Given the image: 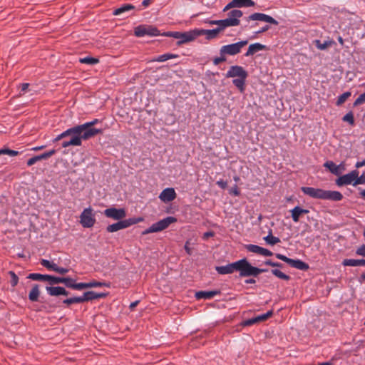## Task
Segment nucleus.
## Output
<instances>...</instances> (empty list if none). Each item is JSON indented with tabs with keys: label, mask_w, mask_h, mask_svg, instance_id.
Here are the masks:
<instances>
[{
	"label": "nucleus",
	"mask_w": 365,
	"mask_h": 365,
	"mask_svg": "<svg viewBox=\"0 0 365 365\" xmlns=\"http://www.w3.org/2000/svg\"><path fill=\"white\" fill-rule=\"evenodd\" d=\"M301 190L304 194L315 199L340 201L343 198L342 194L339 191L324 190L312 187H302Z\"/></svg>",
	"instance_id": "f257e3e1"
},
{
	"label": "nucleus",
	"mask_w": 365,
	"mask_h": 365,
	"mask_svg": "<svg viewBox=\"0 0 365 365\" xmlns=\"http://www.w3.org/2000/svg\"><path fill=\"white\" fill-rule=\"evenodd\" d=\"M163 36L173 37L178 39L177 44L178 46L188 42L193 41L197 38L196 29H192L185 32L180 31H168L162 34Z\"/></svg>",
	"instance_id": "f03ea898"
},
{
	"label": "nucleus",
	"mask_w": 365,
	"mask_h": 365,
	"mask_svg": "<svg viewBox=\"0 0 365 365\" xmlns=\"http://www.w3.org/2000/svg\"><path fill=\"white\" fill-rule=\"evenodd\" d=\"M177 222V219L173 216H168L158 222L153 223L150 227L143 232V235H148L153 232H158L168 228L170 225Z\"/></svg>",
	"instance_id": "7ed1b4c3"
},
{
	"label": "nucleus",
	"mask_w": 365,
	"mask_h": 365,
	"mask_svg": "<svg viewBox=\"0 0 365 365\" xmlns=\"http://www.w3.org/2000/svg\"><path fill=\"white\" fill-rule=\"evenodd\" d=\"M68 130H73L74 131L71 132L68 137L70 138L68 140H64L62 142V147L67 148L69 146H81L82 145V138L81 137V131L82 128L81 126L76 125L72 128H68Z\"/></svg>",
	"instance_id": "20e7f679"
},
{
	"label": "nucleus",
	"mask_w": 365,
	"mask_h": 365,
	"mask_svg": "<svg viewBox=\"0 0 365 365\" xmlns=\"http://www.w3.org/2000/svg\"><path fill=\"white\" fill-rule=\"evenodd\" d=\"M143 220V217H133L120 220L115 223L108 225L106 227V230L108 232H115L120 230L125 229L133 225L140 222Z\"/></svg>",
	"instance_id": "39448f33"
},
{
	"label": "nucleus",
	"mask_w": 365,
	"mask_h": 365,
	"mask_svg": "<svg viewBox=\"0 0 365 365\" xmlns=\"http://www.w3.org/2000/svg\"><path fill=\"white\" fill-rule=\"evenodd\" d=\"M232 267L233 272H238L241 277L251 276V264L246 259L232 262Z\"/></svg>",
	"instance_id": "423d86ee"
},
{
	"label": "nucleus",
	"mask_w": 365,
	"mask_h": 365,
	"mask_svg": "<svg viewBox=\"0 0 365 365\" xmlns=\"http://www.w3.org/2000/svg\"><path fill=\"white\" fill-rule=\"evenodd\" d=\"M134 34L137 37H143L145 36H158L160 34V31L151 25H139L134 29Z\"/></svg>",
	"instance_id": "0eeeda50"
},
{
	"label": "nucleus",
	"mask_w": 365,
	"mask_h": 365,
	"mask_svg": "<svg viewBox=\"0 0 365 365\" xmlns=\"http://www.w3.org/2000/svg\"><path fill=\"white\" fill-rule=\"evenodd\" d=\"M247 41H241L235 43L222 46L220 53L222 55L234 56L239 53L242 48L247 44Z\"/></svg>",
	"instance_id": "6e6552de"
},
{
	"label": "nucleus",
	"mask_w": 365,
	"mask_h": 365,
	"mask_svg": "<svg viewBox=\"0 0 365 365\" xmlns=\"http://www.w3.org/2000/svg\"><path fill=\"white\" fill-rule=\"evenodd\" d=\"M275 257L277 259H281L283 262L287 263L290 267L296 268L299 270L306 271L309 267L308 264L302 261L301 259H293L279 253L275 254Z\"/></svg>",
	"instance_id": "1a4fd4ad"
},
{
	"label": "nucleus",
	"mask_w": 365,
	"mask_h": 365,
	"mask_svg": "<svg viewBox=\"0 0 365 365\" xmlns=\"http://www.w3.org/2000/svg\"><path fill=\"white\" fill-rule=\"evenodd\" d=\"M80 222L85 228L92 227L96 223V218L93 214V209L89 207L85 208L80 216Z\"/></svg>",
	"instance_id": "9d476101"
},
{
	"label": "nucleus",
	"mask_w": 365,
	"mask_h": 365,
	"mask_svg": "<svg viewBox=\"0 0 365 365\" xmlns=\"http://www.w3.org/2000/svg\"><path fill=\"white\" fill-rule=\"evenodd\" d=\"M103 214L108 218L120 221L126 216V211L124 208L109 207L103 211Z\"/></svg>",
	"instance_id": "9b49d317"
},
{
	"label": "nucleus",
	"mask_w": 365,
	"mask_h": 365,
	"mask_svg": "<svg viewBox=\"0 0 365 365\" xmlns=\"http://www.w3.org/2000/svg\"><path fill=\"white\" fill-rule=\"evenodd\" d=\"M358 175L359 171L357 170H352L351 172L337 178L336 180V184L338 186H343L351 184L353 185V182H354V180Z\"/></svg>",
	"instance_id": "f8f14e48"
},
{
	"label": "nucleus",
	"mask_w": 365,
	"mask_h": 365,
	"mask_svg": "<svg viewBox=\"0 0 365 365\" xmlns=\"http://www.w3.org/2000/svg\"><path fill=\"white\" fill-rule=\"evenodd\" d=\"M197 38L200 36L205 35L207 40H212L216 38L218 34L221 32L219 27L213 29H195Z\"/></svg>",
	"instance_id": "ddd939ff"
},
{
	"label": "nucleus",
	"mask_w": 365,
	"mask_h": 365,
	"mask_svg": "<svg viewBox=\"0 0 365 365\" xmlns=\"http://www.w3.org/2000/svg\"><path fill=\"white\" fill-rule=\"evenodd\" d=\"M176 197V192L172 187L164 189L160 194L159 198L163 202H169L175 200Z\"/></svg>",
	"instance_id": "4468645a"
},
{
	"label": "nucleus",
	"mask_w": 365,
	"mask_h": 365,
	"mask_svg": "<svg viewBox=\"0 0 365 365\" xmlns=\"http://www.w3.org/2000/svg\"><path fill=\"white\" fill-rule=\"evenodd\" d=\"M102 129H97L93 127H87L81 131L82 140H88L95 135L102 133Z\"/></svg>",
	"instance_id": "2eb2a0df"
},
{
	"label": "nucleus",
	"mask_w": 365,
	"mask_h": 365,
	"mask_svg": "<svg viewBox=\"0 0 365 365\" xmlns=\"http://www.w3.org/2000/svg\"><path fill=\"white\" fill-rule=\"evenodd\" d=\"M227 78H232V83L240 91L243 92L245 91V81L247 75L243 76H226Z\"/></svg>",
	"instance_id": "dca6fc26"
},
{
	"label": "nucleus",
	"mask_w": 365,
	"mask_h": 365,
	"mask_svg": "<svg viewBox=\"0 0 365 365\" xmlns=\"http://www.w3.org/2000/svg\"><path fill=\"white\" fill-rule=\"evenodd\" d=\"M252 21H259L269 23L274 25H278V21L275 20L274 18L269 15L262 13L252 14Z\"/></svg>",
	"instance_id": "f3484780"
},
{
	"label": "nucleus",
	"mask_w": 365,
	"mask_h": 365,
	"mask_svg": "<svg viewBox=\"0 0 365 365\" xmlns=\"http://www.w3.org/2000/svg\"><path fill=\"white\" fill-rule=\"evenodd\" d=\"M220 293L217 290L199 291L195 292V297L197 299H210Z\"/></svg>",
	"instance_id": "a211bd4d"
},
{
	"label": "nucleus",
	"mask_w": 365,
	"mask_h": 365,
	"mask_svg": "<svg viewBox=\"0 0 365 365\" xmlns=\"http://www.w3.org/2000/svg\"><path fill=\"white\" fill-rule=\"evenodd\" d=\"M46 289L50 296H67L69 294V292L62 287H46Z\"/></svg>",
	"instance_id": "6ab92c4d"
},
{
	"label": "nucleus",
	"mask_w": 365,
	"mask_h": 365,
	"mask_svg": "<svg viewBox=\"0 0 365 365\" xmlns=\"http://www.w3.org/2000/svg\"><path fill=\"white\" fill-rule=\"evenodd\" d=\"M247 75V72L240 66H232L227 71L226 76H243Z\"/></svg>",
	"instance_id": "aec40b11"
},
{
	"label": "nucleus",
	"mask_w": 365,
	"mask_h": 365,
	"mask_svg": "<svg viewBox=\"0 0 365 365\" xmlns=\"http://www.w3.org/2000/svg\"><path fill=\"white\" fill-rule=\"evenodd\" d=\"M135 9V7L133 4H124L121 5L120 7L115 9L113 11V14L115 16H119L125 12L133 11Z\"/></svg>",
	"instance_id": "412c9836"
},
{
	"label": "nucleus",
	"mask_w": 365,
	"mask_h": 365,
	"mask_svg": "<svg viewBox=\"0 0 365 365\" xmlns=\"http://www.w3.org/2000/svg\"><path fill=\"white\" fill-rule=\"evenodd\" d=\"M273 314L272 311H268L266 313L252 316V324H257L267 320Z\"/></svg>",
	"instance_id": "4be33fe9"
},
{
	"label": "nucleus",
	"mask_w": 365,
	"mask_h": 365,
	"mask_svg": "<svg viewBox=\"0 0 365 365\" xmlns=\"http://www.w3.org/2000/svg\"><path fill=\"white\" fill-rule=\"evenodd\" d=\"M237 26V22L235 19H231L229 18H226L225 19L220 20V30L222 31L227 27L230 26Z\"/></svg>",
	"instance_id": "5701e85b"
},
{
	"label": "nucleus",
	"mask_w": 365,
	"mask_h": 365,
	"mask_svg": "<svg viewBox=\"0 0 365 365\" xmlns=\"http://www.w3.org/2000/svg\"><path fill=\"white\" fill-rule=\"evenodd\" d=\"M344 266H364L365 259H345L342 262Z\"/></svg>",
	"instance_id": "b1692460"
},
{
	"label": "nucleus",
	"mask_w": 365,
	"mask_h": 365,
	"mask_svg": "<svg viewBox=\"0 0 365 365\" xmlns=\"http://www.w3.org/2000/svg\"><path fill=\"white\" fill-rule=\"evenodd\" d=\"M107 295L108 293H97L93 291H88L85 292V297H86L87 302L100 298H104Z\"/></svg>",
	"instance_id": "393cba45"
},
{
	"label": "nucleus",
	"mask_w": 365,
	"mask_h": 365,
	"mask_svg": "<svg viewBox=\"0 0 365 365\" xmlns=\"http://www.w3.org/2000/svg\"><path fill=\"white\" fill-rule=\"evenodd\" d=\"M40 295L39 286L35 284L29 294V299L31 302H37Z\"/></svg>",
	"instance_id": "a878e982"
},
{
	"label": "nucleus",
	"mask_w": 365,
	"mask_h": 365,
	"mask_svg": "<svg viewBox=\"0 0 365 365\" xmlns=\"http://www.w3.org/2000/svg\"><path fill=\"white\" fill-rule=\"evenodd\" d=\"M216 271L220 274H227L233 273V268L232 267V263H229L226 265L218 266L215 268Z\"/></svg>",
	"instance_id": "bb28decb"
},
{
	"label": "nucleus",
	"mask_w": 365,
	"mask_h": 365,
	"mask_svg": "<svg viewBox=\"0 0 365 365\" xmlns=\"http://www.w3.org/2000/svg\"><path fill=\"white\" fill-rule=\"evenodd\" d=\"M324 166L329 170V171L336 175H339L340 174L339 171V165H336L333 161H327Z\"/></svg>",
	"instance_id": "cd10ccee"
},
{
	"label": "nucleus",
	"mask_w": 365,
	"mask_h": 365,
	"mask_svg": "<svg viewBox=\"0 0 365 365\" xmlns=\"http://www.w3.org/2000/svg\"><path fill=\"white\" fill-rule=\"evenodd\" d=\"M227 18L236 20L238 26L240 23V19L242 16V12L239 9H232L227 14Z\"/></svg>",
	"instance_id": "c85d7f7f"
},
{
	"label": "nucleus",
	"mask_w": 365,
	"mask_h": 365,
	"mask_svg": "<svg viewBox=\"0 0 365 365\" xmlns=\"http://www.w3.org/2000/svg\"><path fill=\"white\" fill-rule=\"evenodd\" d=\"M252 252L259 254L263 256H271L272 252L267 249L252 245Z\"/></svg>",
	"instance_id": "c756f323"
},
{
	"label": "nucleus",
	"mask_w": 365,
	"mask_h": 365,
	"mask_svg": "<svg viewBox=\"0 0 365 365\" xmlns=\"http://www.w3.org/2000/svg\"><path fill=\"white\" fill-rule=\"evenodd\" d=\"M178 57H179V56L178 54H173V53H164V54L158 56L153 61H158V62H164V61H168L169 59L176 58H178Z\"/></svg>",
	"instance_id": "7c9ffc66"
},
{
	"label": "nucleus",
	"mask_w": 365,
	"mask_h": 365,
	"mask_svg": "<svg viewBox=\"0 0 365 365\" xmlns=\"http://www.w3.org/2000/svg\"><path fill=\"white\" fill-rule=\"evenodd\" d=\"M41 264L43 267H46V269L54 271L56 272L58 267V266L56 263L50 262L49 260L45 259H42L41 260Z\"/></svg>",
	"instance_id": "2f4dec72"
},
{
	"label": "nucleus",
	"mask_w": 365,
	"mask_h": 365,
	"mask_svg": "<svg viewBox=\"0 0 365 365\" xmlns=\"http://www.w3.org/2000/svg\"><path fill=\"white\" fill-rule=\"evenodd\" d=\"M48 274H42L39 273H31L27 278L36 281H48Z\"/></svg>",
	"instance_id": "473e14b6"
},
{
	"label": "nucleus",
	"mask_w": 365,
	"mask_h": 365,
	"mask_svg": "<svg viewBox=\"0 0 365 365\" xmlns=\"http://www.w3.org/2000/svg\"><path fill=\"white\" fill-rule=\"evenodd\" d=\"M333 41H325L324 43H322L320 40H315L314 44L317 46V48L319 50H325L329 46H331L332 44H334Z\"/></svg>",
	"instance_id": "72a5a7b5"
},
{
	"label": "nucleus",
	"mask_w": 365,
	"mask_h": 365,
	"mask_svg": "<svg viewBox=\"0 0 365 365\" xmlns=\"http://www.w3.org/2000/svg\"><path fill=\"white\" fill-rule=\"evenodd\" d=\"M290 212L293 221L294 222H298L299 221L300 217L302 215V213H301L300 207L296 206Z\"/></svg>",
	"instance_id": "f704fd0d"
},
{
	"label": "nucleus",
	"mask_w": 365,
	"mask_h": 365,
	"mask_svg": "<svg viewBox=\"0 0 365 365\" xmlns=\"http://www.w3.org/2000/svg\"><path fill=\"white\" fill-rule=\"evenodd\" d=\"M235 8L251 6V0H232Z\"/></svg>",
	"instance_id": "c9c22d12"
},
{
	"label": "nucleus",
	"mask_w": 365,
	"mask_h": 365,
	"mask_svg": "<svg viewBox=\"0 0 365 365\" xmlns=\"http://www.w3.org/2000/svg\"><path fill=\"white\" fill-rule=\"evenodd\" d=\"M257 24V23L252 24V38H256L257 34L267 31L269 28L268 25H264L262 28H258V29H254Z\"/></svg>",
	"instance_id": "e433bc0d"
},
{
	"label": "nucleus",
	"mask_w": 365,
	"mask_h": 365,
	"mask_svg": "<svg viewBox=\"0 0 365 365\" xmlns=\"http://www.w3.org/2000/svg\"><path fill=\"white\" fill-rule=\"evenodd\" d=\"M272 274L276 276L277 277L284 279L286 281H288L290 279V277L282 272H281L279 269H274L271 271Z\"/></svg>",
	"instance_id": "4c0bfd02"
},
{
	"label": "nucleus",
	"mask_w": 365,
	"mask_h": 365,
	"mask_svg": "<svg viewBox=\"0 0 365 365\" xmlns=\"http://www.w3.org/2000/svg\"><path fill=\"white\" fill-rule=\"evenodd\" d=\"M80 63L89 65H94L98 63V59L93 57H84L79 59Z\"/></svg>",
	"instance_id": "58836bf2"
},
{
	"label": "nucleus",
	"mask_w": 365,
	"mask_h": 365,
	"mask_svg": "<svg viewBox=\"0 0 365 365\" xmlns=\"http://www.w3.org/2000/svg\"><path fill=\"white\" fill-rule=\"evenodd\" d=\"M351 93L349 91H346L338 97L336 101V106L342 105L350 96Z\"/></svg>",
	"instance_id": "ea45409f"
},
{
	"label": "nucleus",
	"mask_w": 365,
	"mask_h": 365,
	"mask_svg": "<svg viewBox=\"0 0 365 365\" xmlns=\"http://www.w3.org/2000/svg\"><path fill=\"white\" fill-rule=\"evenodd\" d=\"M101 287H110V283H108V282H96V281H93V282H88V288Z\"/></svg>",
	"instance_id": "a19ab883"
},
{
	"label": "nucleus",
	"mask_w": 365,
	"mask_h": 365,
	"mask_svg": "<svg viewBox=\"0 0 365 365\" xmlns=\"http://www.w3.org/2000/svg\"><path fill=\"white\" fill-rule=\"evenodd\" d=\"M264 239L265 240L267 244L271 245H274L280 242L279 238L272 235V234L268 235Z\"/></svg>",
	"instance_id": "79ce46f5"
},
{
	"label": "nucleus",
	"mask_w": 365,
	"mask_h": 365,
	"mask_svg": "<svg viewBox=\"0 0 365 365\" xmlns=\"http://www.w3.org/2000/svg\"><path fill=\"white\" fill-rule=\"evenodd\" d=\"M76 280L71 277H63L62 283L68 287L73 289Z\"/></svg>",
	"instance_id": "37998d69"
},
{
	"label": "nucleus",
	"mask_w": 365,
	"mask_h": 365,
	"mask_svg": "<svg viewBox=\"0 0 365 365\" xmlns=\"http://www.w3.org/2000/svg\"><path fill=\"white\" fill-rule=\"evenodd\" d=\"M343 121L349 123L351 125H354V118L351 111L347 113L343 118Z\"/></svg>",
	"instance_id": "c03bdc74"
},
{
	"label": "nucleus",
	"mask_w": 365,
	"mask_h": 365,
	"mask_svg": "<svg viewBox=\"0 0 365 365\" xmlns=\"http://www.w3.org/2000/svg\"><path fill=\"white\" fill-rule=\"evenodd\" d=\"M9 274L11 277V285L14 287L19 282V277L14 271H9Z\"/></svg>",
	"instance_id": "a18cd8bd"
},
{
	"label": "nucleus",
	"mask_w": 365,
	"mask_h": 365,
	"mask_svg": "<svg viewBox=\"0 0 365 365\" xmlns=\"http://www.w3.org/2000/svg\"><path fill=\"white\" fill-rule=\"evenodd\" d=\"M73 130H66L65 131H63V133H61V134L58 135L53 140V142H57V141H59L60 140H62L63 138H66L67 137H68V135H70V133H71V132H73Z\"/></svg>",
	"instance_id": "49530a36"
},
{
	"label": "nucleus",
	"mask_w": 365,
	"mask_h": 365,
	"mask_svg": "<svg viewBox=\"0 0 365 365\" xmlns=\"http://www.w3.org/2000/svg\"><path fill=\"white\" fill-rule=\"evenodd\" d=\"M62 279H63V277H55V276H52V275H48V282H49V283L51 284H56L62 283Z\"/></svg>",
	"instance_id": "de8ad7c7"
},
{
	"label": "nucleus",
	"mask_w": 365,
	"mask_h": 365,
	"mask_svg": "<svg viewBox=\"0 0 365 365\" xmlns=\"http://www.w3.org/2000/svg\"><path fill=\"white\" fill-rule=\"evenodd\" d=\"M263 49H267L266 46L262 45L259 43H252V53Z\"/></svg>",
	"instance_id": "09e8293b"
},
{
	"label": "nucleus",
	"mask_w": 365,
	"mask_h": 365,
	"mask_svg": "<svg viewBox=\"0 0 365 365\" xmlns=\"http://www.w3.org/2000/svg\"><path fill=\"white\" fill-rule=\"evenodd\" d=\"M365 183V175L362 174L361 176L357 175L355 178L354 182H353V185L356 186L357 185L364 184Z\"/></svg>",
	"instance_id": "8fccbe9b"
},
{
	"label": "nucleus",
	"mask_w": 365,
	"mask_h": 365,
	"mask_svg": "<svg viewBox=\"0 0 365 365\" xmlns=\"http://www.w3.org/2000/svg\"><path fill=\"white\" fill-rule=\"evenodd\" d=\"M98 122H99V120L97 119V118H95L92 121L86 122V123H85L83 124H81V125H79L81 126L82 130H83V129L86 128L87 127H92V126H93L94 125H96Z\"/></svg>",
	"instance_id": "3c124183"
},
{
	"label": "nucleus",
	"mask_w": 365,
	"mask_h": 365,
	"mask_svg": "<svg viewBox=\"0 0 365 365\" xmlns=\"http://www.w3.org/2000/svg\"><path fill=\"white\" fill-rule=\"evenodd\" d=\"M365 103V92L361 94L354 101V106H357L359 105L363 104Z\"/></svg>",
	"instance_id": "603ef678"
},
{
	"label": "nucleus",
	"mask_w": 365,
	"mask_h": 365,
	"mask_svg": "<svg viewBox=\"0 0 365 365\" xmlns=\"http://www.w3.org/2000/svg\"><path fill=\"white\" fill-rule=\"evenodd\" d=\"M86 288H88V283H86V282L76 283L75 282L73 289L81 290V289H86Z\"/></svg>",
	"instance_id": "864d4df0"
},
{
	"label": "nucleus",
	"mask_w": 365,
	"mask_h": 365,
	"mask_svg": "<svg viewBox=\"0 0 365 365\" xmlns=\"http://www.w3.org/2000/svg\"><path fill=\"white\" fill-rule=\"evenodd\" d=\"M226 61L225 55L220 54V57H216L213 59L214 65L217 66L219 63L224 62Z\"/></svg>",
	"instance_id": "5fc2aeb1"
},
{
	"label": "nucleus",
	"mask_w": 365,
	"mask_h": 365,
	"mask_svg": "<svg viewBox=\"0 0 365 365\" xmlns=\"http://www.w3.org/2000/svg\"><path fill=\"white\" fill-rule=\"evenodd\" d=\"M56 153V150L54 149L51 150L49 151L45 152L41 154L42 160L47 159L54 155Z\"/></svg>",
	"instance_id": "6e6d98bb"
},
{
	"label": "nucleus",
	"mask_w": 365,
	"mask_h": 365,
	"mask_svg": "<svg viewBox=\"0 0 365 365\" xmlns=\"http://www.w3.org/2000/svg\"><path fill=\"white\" fill-rule=\"evenodd\" d=\"M267 272V269H259L257 267H252V277H257L259 274Z\"/></svg>",
	"instance_id": "4d7b16f0"
},
{
	"label": "nucleus",
	"mask_w": 365,
	"mask_h": 365,
	"mask_svg": "<svg viewBox=\"0 0 365 365\" xmlns=\"http://www.w3.org/2000/svg\"><path fill=\"white\" fill-rule=\"evenodd\" d=\"M3 150H4V155L6 154L10 156H16L19 154L18 151L14 150H10L9 148H4Z\"/></svg>",
	"instance_id": "13d9d810"
},
{
	"label": "nucleus",
	"mask_w": 365,
	"mask_h": 365,
	"mask_svg": "<svg viewBox=\"0 0 365 365\" xmlns=\"http://www.w3.org/2000/svg\"><path fill=\"white\" fill-rule=\"evenodd\" d=\"M229 193L234 196H238L240 195V191L237 186L235 185L234 187H231L229 190Z\"/></svg>",
	"instance_id": "bf43d9fd"
},
{
	"label": "nucleus",
	"mask_w": 365,
	"mask_h": 365,
	"mask_svg": "<svg viewBox=\"0 0 365 365\" xmlns=\"http://www.w3.org/2000/svg\"><path fill=\"white\" fill-rule=\"evenodd\" d=\"M264 264H267V265H270L272 267H280V268H282L283 267V264H281V263H279V262H272L271 260L268 259V260H266L264 262Z\"/></svg>",
	"instance_id": "052dcab7"
},
{
	"label": "nucleus",
	"mask_w": 365,
	"mask_h": 365,
	"mask_svg": "<svg viewBox=\"0 0 365 365\" xmlns=\"http://www.w3.org/2000/svg\"><path fill=\"white\" fill-rule=\"evenodd\" d=\"M63 303L67 304L68 306L72 304H76V297L66 299L63 301Z\"/></svg>",
	"instance_id": "680f3d73"
},
{
	"label": "nucleus",
	"mask_w": 365,
	"mask_h": 365,
	"mask_svg": "<svg viewBox=\"0 0 365 365\" xmlns=\"http://www.w3.org/2000/svg\"><path fill=\"white\" fill-rule=\"evenodd\" d=\"M356 255L365 257V245L360 246L356 252Z\"/></svg>",
	"instance_id": "e2e57ef3"
},
{
	"label": "nucleus",
	"mask_w": 365,
	"mask_h": 365,
	"mask_svg": "<svg viewBox=\"0 0 365 365\" xmlns=\"http://www.w3.org/2000/svg\"><path fill=\"white\" fill-rule=\"evenodd\" d=\"M216 184L222 189H225L227 186V181H225L223 180H220L216 182Z\"/></svg>",
	"instance_id": "0e129e2a"
},
{
	"label": "nucleus",
	"mask_w": 365,
	"mask_h": 365,
	"mask_svg": "<svg viewBox=\"0 0 365 365\" xmlns=\"http://www.w3.org/2000/svg\"><path fill=\"white\" fill-rule=\"evenodd\" d=\"M76 304L83 303L87 302L86 297H85V292L82 296L76 297Z\"/></svg>",
	"instance_id": "69168bd1"
},
{
	"label": "nucleus",
	"mask_w": 365,
	"mask_h": 365,
	"mask_svg": "<svg viewBox=\"0 0 365 365\" xmlns=\"http://www.w3.org/2000/svg\"><path fill=\"white\" fill-rule=\"evenodd\" d=\"M205 23L208 24L210 25H217V27H220V20H210L206 19Z\"/></svg>",
	"instance_id": "338daca9"
},
{
	"label": "nucleus",
	"mask_w": 365,
	"mask_h": 365,
	"mask_svg": "<svg viewBox=\"0 0 365 365\" xmlns=\"http://www.w3.org/2000/svg\"><path fill=\"white\" fill-rule=\"evenodd\" d=\"M215 233L212 231L206 232L203 234L202 239L207 240L209 237H213Z\"/></svg>",
	"instance_id": "774afa93"
}]
</instances>
